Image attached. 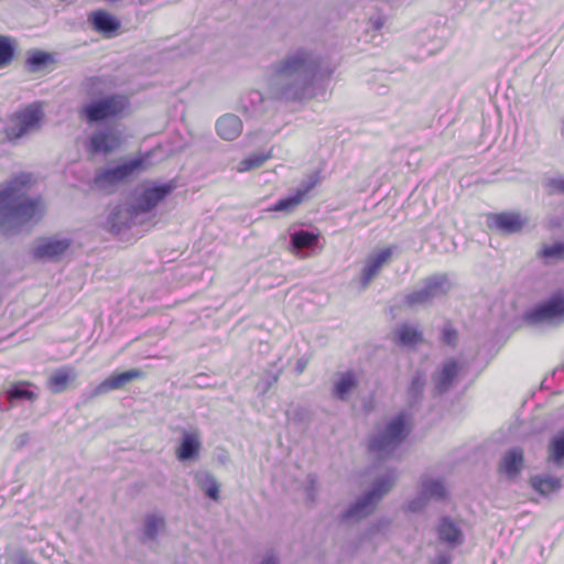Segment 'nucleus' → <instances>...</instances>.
<instances>
[{"mask_svg":"<svg viewBox=\"0 0 564 564\" xmlns=\"http://www.w3.org/2000/svg\"><path fill=\"white\" fill-rule=\"evenodd\" d=\"M29 434L28 433H23L21 435H19V437L17 438V446L18 447H22L23 445H25L28 442H29Z\"/></svg>","mask_w":564,"mask_h":564,"instance_id":"8fccbe9b","label":"nucleus"},{"mask_svg":"<svg viewBox=\"0 0 564 564\" xmlns=\"http://www.w3.org/2000/svg\"><path fill=\"white\" fill-rule=\"evenodd\" d=\"M270 158V154L269 153H263V152H259V153H253L251 154L250 156L243 159L238 167H237V171L242 173V172H248V171H251V170H254V169H258L268 159Z\"/></svg>","mask_w":564,"mask_h":564,"instance_id":"4c0bfd02","label":"nucleus"},{"mask_svg":"<svg viewBox=\"0 0 564 564\" xmlns=\"http://www.w3.org/2000/svg\"><path fill=\"white\" fill-rule=\"evenodd\" d=\"M139 216L140 214L132 203L118 205L109 214L106 226L110 232L120 235L134 225Z\"/></svg>","mask_w":564,"mask_h":564,"instance_id":"2eb2a0df","label":"nucleus"},{"mask_svg":"<svg viewBox=\"0 0 564 564\" xmlns=\"http://www.w3.org/2000/svg\"><path fill=\"white\" fill-rule=\"evenodd\" d=\"M425 376L421 371H416L411 379L410 386L408 388V397L411 404L417 403L421 401L423 397V391L425 387Z\"/></svg>","mask_w":564,"mask_h":564,"instance_id":"f704fd0d","label":"nucleus"},{"mask_svg":"<svg viewBox=\"0 0 564 564\" xmlns=\"http://www.w3.org/2000/svg\"><path fill=\"white\" fill-rule=\"evenodd\" d=\"M395 479L397 474L392 469L378 477L369 490L339 513V522L356 523L371 516L382 498L392 489Z\"/></svg>","mask_w":564,"mask_h":564,"instance_id":"7ed1b4c3","label":"nucleus"},{"mask_svg":"<svg viewBox=\"0 0 564 564\" xmlns=\"http://www.w3.org/2000/svg\"><path fill=\"white\" fill-rule=\"evenodd\" d=\"M202 448L199 437L194 432L184 431L180 438L176 457L180 462L195 460Z\"/></svg>","mask_w":564,"mask_h":564,"instance_id":"5701e85b","label":"nucleus"},{"mask_svg":"<svg viewBox=\"0 0 564 564\" xmlns=\"http://www.w3.org/2000/svg\"><path fill=\"white\" fill-rule=\"evenodd\" d=\"M31 183V175L21 173L0 185V230L15 235L41 219L40 200L22 199Z\"/></svg>","mask_w":564,"mask_h":564,"instance_id":"f03ea898","label":"nucleus"},{"mask_svg":"<svg viewBox=\"0 0 564 564\" xmlns=\"http://www.w3.org/2000/svg\"><path fill=\"white\" fill-rule=\"evenodd\" d=\"M435 564H451L449 557L442 555L438 556Z\"/></svg>","mask_w":564,"mask_h":564,"instance_id":"603ef678","label":"nucleus"},{"mask_svg":"<svg viewBox=\"0 0 564 564\" xmlns=\"http://www.w3.org/2000/svg\"><path fill=\"white\" fill-rule=\"evenodd\" d=\"M43 119V111L37 104H31L11 115L6 127L9 140H17L37 129Z\"/></svg>","mask_w":564,"mask_h":564,"instance_id":"1a4fd4ad","label":"nucleus"},{"mask_svg":"<svg viewBox=\"0 0 564 564\" xmlns=\"http://www.w3.org/2000/svg\"><path fill=\"white\" fill-rule=\"evenodd\" d=\"M358 386V377L354 370L341 372L334 381L332 393L333 397L339 401H347L349 394Z\"/></svg>","mask_w":564,"mask_h":564,"instance_id":"a878e982","label":"nucleus"},{"mask_svg":"<svg viewBox=\"0 0 564 564\" xmlns=\"http://www.w3.org/2000/svg\"><path fill=\"white\" fill-rule=\"evenodd\" d=\"M436 532L438 540L451 547H456L464 541L462 529L449 517H443L440 519Z\"/></svg>","mask_w":564,"mask_h":564,"instance_id":"412c9836","label":"nucleus"},{"mask_svg":"<svg viewBox=\"0 0 564 564\" xmlns=\"http://www.w3.org/2000/svg\"><path fill=\"white\" fill-rule=\"evenodd\" d=\"M464 372V364L456 358L444 360L431 376L434 397L448 393L459 381Z\"/></svg>","mask_w":564,"mask_h":564,"instance_id":"9d476101","label":"nucleus"},{"mask_svg":"<svg viewBox=\"0 0 564 564\" xmlns=\"http://www.w3.org/2000/svg\"><path fill=\"white\" fill-rule=\"evenodd\" d=\"M409 435L406 415L400 413L392 417L382 431L372 435L368 443V451L378 458L391 456Z\"/></svg>","mask_w":564,"mask_h":564,"instance_id":"20e7f679","label":"nucleus"},{"mask_svg":"<svg viewBox=\"0 0 564 564\" xmlns=\"http://www.w3.org/2000/svg\"><path fill=\"white\" fill-rule=\"evenodd\" d=\"M280 372H270L260 379L257 389L259 394H265L279 380Z\"/></svg>","mask_w":564,"mask_h":564,"instance_id":"79ce46f5","label":"nucleus"},{"mask_svg":"<svg viewBox=\"0 0 564 564\" xmlns=\"http://www.w3.org/2000/svg\"><path fill=\"white\" fill-rule=\"evenodd\" d=\"M197 487L209 499L217 501L219 499V484L214 475L207 470H199L194 476Z\"/></svg>","mask_w":564,"mask_h":564,"instance_id":"c756f323","label":"nucleus"},{"mask_svg":"<svg viewBox=\"0 0 564 564\" xmlns=\"http://www.w3.org/2000/svg\"><path fill=\"white\" fill-rule=\"evenodd\" d=\"M387 91H388V88L386 86H383V87H381L380 89L377 90V93L380 94V95H384Z\"/></svg>","mask_w":564,"mask_h":564,"instance_id":"864d4df0","label":"nucleus"},{"mask_svg":"<svg viewBox=\"0 0 564 564\" xmlns=\"http://www.w3.org/2000/svg\"><path fill=\"white\" fill-rule=\"evenodd\" d=\"M523 321L531 326L557 325L564 322V293L554 294L529 308L523 314Z\"/></svg>","mask_w":564,"mask_h":564,"instance_id":"0eeeda50","label":"nucleus"},{"mask_svg":"<svg viewBox=\"0 0 564 564\" xmlns=\"http://www.w3.org/2000/svg\"><path fill=\"white\" fill-rule=\"evenodd\" d=\"M260 564H280V560L273 552H270L263 557Z\"/></svg>","mask_w":564,"mask_h":564,"instance_id":"09e8293b","label":"nucleus"},{"mask_svg":"<svg viewBox=\"0 0 564 564\" xmlns=\"http://www.w3.org/2000/svg\"><path fill=\"white\" fill-rule=\"evenodd\" d=\"M122 132L116 127L96 129L87 139L86 151L91 154H109L122 144Z\"/></svg>","mask_w":564,"mask_h":564,"instance_id":"f8f14e48","label":"nucleus"},{"mask_svg":"<svg viewBox=\"0 0 564 564\" xmlns=\"http://www.w3.org/2000/svg\"><path fill=\"white\" fill-rule=\"evenodd\" d=\"M72 377L74 376L70 368H59L50 376L47 387L53 393H61L66 390Z\"/></svg>","mask_w":564,"mask_h":564,"instance_id":"7c9ffc66","label":"nucleus"},{"mask_svg":"<svg viewBox=\"0 0 564 564\" xmlns=\"http://www.w3.org/2000/svg\"><path fill=\"white\" fill-rule=\"evenodd\" d=\"M451 288L452 283L446 274H433L423 281L420 289L408 293L404 303L410 307L426 305L433 300L446 295Z\"/></svg>","mask_w":564,"mask_h":564,"instance_id":"6e6552de","label":"nucleus"},{"mask_svg":"<svg viewBox=\"0 0 564 564\" xmlns=\"http://www.w3.org/2000/svg\"><path fill=\"white\" fill-rule=\"evenodd\" d=\"M166 520L163 514L149 512L142 519L140 530V542L143 545L151 546L156 543L159 535L165 530Z\"/></svg>","mask_w":564,"mask_h":564,"instance_id":"a211bd4d","label":"nucleus"},{"mask_svg":"<svg viewBox=\"0 0 564 564\" xmlns=\"http://www.w3.org/2000/svg\"><path fill=\"white\" fill-rule=\"evenodd\" d=\"M527 224L519 213H497L488 216V226L495 228L503 235H513L520 232Z\"/></svg>","mask_w":564,"mask_h":564,"instance_id":"f3484780","label":"nucleus"},{"mask_svg":"<svg viewBox=\"0 0 564 564\" xmlns=\"http://www.w3.org/2000/svg\"><path fill=\"white\" fill-rule=\"evenodd\" d=\"M129 105L124 95L110 94L87 102L79 113L88 123H98L122 117Z\"/></svg>","mask_w":564,"mask_h":564,"instance_id":"39448f33","label":"nucleus"},{"mask_svg":"<svg viewBox=\"0 0 564 564\" xmlns=\"http://www.w3.org/2000/svg\"><path fill=\"white\" fill-rule=\"evenodd\" d=\"M322 72V58L311 48L290 50L271 66L268 83L272 98L296 101L313 97L314 83Z\"/></svg>","mask_w":564,"mask_h":564,"instance_id":"f257e3e1","label":"nucleus"},{"mask_svg":"<svg viewBox=\"0 0 564 564\" xmlns=\"http://www.w3.org/2000/svg\"><path fill=\"white\" fill-rule=\"evenodd\" d=\"M321 232L299 229L290 235V250L300 258H307L315 253V250L322 249L319 246Z\"/></svg>","mask_w":564,"mask_h":564,"instance_id":"4468645a","label":"nucleus"},{"mask_svg":"<svg viewBox=\"0 0 564 564\" xmlns=\"http://www.w3.org/2000/svg\"><path fill=\"white\" fill-rule=\"evenodd\" d=\"M530 485L541 496H549L562 488V479L547 474L531 476Z\"/></svg>","mask_w":564,"mask_h":564,"instance_id":"c85d7f7f","label":"nucleus"},{"mask_svg":"<svg viewBox=\"0 0 564 564\" xmlns=\"http://www.w3.org/2000/svg\"><path fill=\"white\" fill-rule=\"evenodd\" d=\"M391 527V520L388 518H380L370 523V525L361 534V540H371L378 534H386Z\"/></svg>","mask_w":564,"mask_h":564,"instance_id":"e433bc0d","label":"nucleus"},{"mask_svg":"<svg viewBox=\"0 0 564 564\" xmlns=\"http://www.w3.org/2000/svg\"><path fill=\"white\" fill-rule=\"evenodd\" d=\"M143 377V371L139 369H131L128 371H123L120 373H115L108 378H106L102 382L97 384L90 395L98 397L101 394H106L112 390H118L124 387L127 383L131 382L132 380L139 379Z\"/></svg>","mask_w":564,"mask_h":564,"instance_id":"6ab92c4d","label":"nucleus"},{"mask_svg":"<svg viewBox=\"0 0 564 564\" xmlns=\"http://www.w3.org/2000/svg\"><path fill=\"white\" fill-rule=\"evenodd\" d=\"M317 180L311 177L307 182L302 184V187L295 194L280 198L276 203L268 208L269 212L276 213H292L299 206L308 192L316 185Z\"/></svg>","mask_w":564,"mask_h":564,"instance_id":"aec40b11","label":"nucleus"},{"mask_svg":"<svg viewBox=\"0 0 564 564\" xmlns=\"http://www.w3.org/2000/svg\"><path fill=\"white\" fill-rule=\"evenodd\" d=\"M17 43L13 39L0 35V68L8 66L15 53Z\"/></svg>","mask_w":564,"mask_h":564,"instance_id":"c9c22d12","label":"nucleus"},{"mask_svg":"<svg viewBox=\"0 0 564 564\" xmlns=\"http://www.w3.org/2000/svg\"><path fill=\"white\" fill-rule=\"evenodd\" d=\"M68 238H42L32 249V257L35 260H57L70 247Z\"/></svg>","mask_w":564,"mask_h":564,"instance_id":"dca6fc26","label":"nucleus"},{"mask_svg":"<svg viewBox=\"0 0 564 564\" xmlns=\"http://www.w3.org/2000/svg\"><path fill=\"white\" fill-rule=\"evenodd\" d=\"M422 496L429 499L443 500L446 497V488L443 481L437 479H425L422 482Z\"/></svg>","mask_w":564,"mask_h":564,"instance_id":"72a5a7b5","label":"nucleus"},{"mask_svg":"<svg viewBox=\"0 0 564 564\" xmlns=\"http://www.w3.org/2000/svg\"><path fill=\"white\" fill-rule=\"evenodd\" d=\"M177 184L174 180L166 183L152 182L145 185L139 195L133 199V205L140 215L150 213L162 200H164L175 188Z\"/></svg>","mask_w":564,"mask_h":564,"instance_id":"9b49d317","label":"nucleus"},{"mask_svg":"<svg viewBox=\"0 0 564 564\" xmlns=\"http://www.w3.org/2000/svg\"><path fill=\"white\" fill-rule=\"evenodd\" d=\"M217 134L227 141L237 139L242 132V121L234 113L223 115L216 121Z\"/></svg>","mask_w":564,"mask_h":564,"instance_id":"b1692460","label":"nucleus"},{"mask_svg":"<svg viewBox=\"0 0 564 564\" xmlns=\"http://www.w3.org/2000/svg\"><path fill=\"white\" fill-rule=\"evenodd\" d=\"M142 158H133L121 164L96 171L90 187L96 191L111 193L116 186L129 178L143 166Z\"/></svg>","mask_w":564,"mask_h":564,"instance_id":"423d86ee","label":"nucleus"},{"mask_svg":"<svg viewBox=\"0 0 564 564\" xmlns=\"http://www.w3.org/2000/svg\"><path fill=\"white\" fill-rule=\"evenodd\" d=\"M241 108L247 116L258 118L265 112L267 101L259 90H251L242 97Z\"/></svg>","mask_w":564,"mask_h":564,"instance_id":"cd10ccee","label":"nucleus"},{"mask_svg":"<svg viewBox=\"0 0 564 564\" xmlns=\"http://www.w3.org/2000/svg\"><path fill=\"white\" fill-rule=\"evenodd\" d=\"M369 22L375 31H379L386 23V18L381 14L373 15L370 18Z\"/></svg>","mask_w":564,"mask_h":564,"instance_id":"de8ad7c7","label":"nucleus"},{"mask_svg":"<svg viewBox=\"0 0 564 564\" xmlns=\"http://www.w3.org/2000/svg\"><path fill=\"white\" fill-rule=\"evenodd\" d=\"M551 458L556 465L564 459V431L552 438L550 444Z\"/></svg>","mask_w":564,"mask_h":564,"instance_id":"58836bf2","label":"nucleus"},{"mask_svg":"<svg viewBox=\"0 0 564 564\" xmlns=\"http://www.w3.org/2000/svg\"><path fill=\"white\" fill-rule=\"evenodd\" d=\"M88 21L94 29L106 35L111 36L120 28V22L111 14L104 10H97L90 13Z\"/></svg>","mask_w":564,"mask_h":564,"instance_id":"bb28decb","label":"nucleus"},{"mask_svg":"<svg viewBox=\"0 0 564 564\" xmlns=\"http://www.w3.org/2000/svg\"><path fill=\"white\" fill-rule=\"evenodd\" d=\"M393 340L399 346L413 348L423 341V333L416 325L402 323L397 326Z\"/></svg>","mask_w":564,"mask_h":564,"instance_id":"393cba45","label":"nucleus"},{"mask_svg":"<svg viewBox=\"0 0 564 564\" xmlns=\"http://www.w3.org/2000/svg\"><path fill=\"white\" fill-rule=\"evenodd\" d=\"M306 360L304 359H299L297 362H296V366H295V372L297 375L302 373L304 371V369L306 368Z\"/></svg>","mask_w":564,"mask_h":564,"instance_id":"3c124183","label":"nucleus"},{"mask_svg":"<svg viewBox=\"0 0 564 564\" xmlns=\"http://www.w3.org/2000/svg\"><path fill=\"white\" fill-rule=\"evenodd\" d=\"M107 80L102 76H91L86 78L84 86L89 96L101 95L106 87Z\"/></svg>","mask_w":564,"mask_h":564,"instance_id":"ea45409f","label":"nucleus"},{"mask_svg":"<svg viewBox=\"0 0 564 564\" xmlns=\"http://www.w3.org/2000/svg\"><path fill=\"white\" fill-rule=\"evenodd\" d=\"M394 250V246H389L370 253L366 258L360 271V286L362 289H366L380 273L382 268L391 261Z\"/></svg>","mask_w":564,"mask_h":564,"instance_id":"ddd939ff","label":"nucleus"},{"mask_svg":"<svg viewBox=\"0 0 564 564\" xmlns=\"http://www.w3.org/2000/svg\"><path fill=\"white\" fill-rule=\"evenodd\" d=\"M547 185L552 192L564 194V178H551Z\"/></svg>","mask_w":564,"mask_h":564,"instance_id":"49530a36","label":"nucleus"},{"mask_svg":"<svg viewBox=\"0 0 564 564\" xmlns=\"http://www.w3.org/2000/svg\"><path fill=\"white\" fill-rule=\"evenodd\" d=\"M55 62V57L53 54L44 52V51H30L26 57V66L28 68L35 73L44 69L48 64Z\"/></svg>","mask_w":564,"mask_h":564,"instance_id":"2f4dec72","label":"nucleus"},{"mask_svg":"<svg viewBox=\"0 0 564 564\" xmlns=\"http://www.w3.org/2000/svg\"><path fill=\"white\" fill-rule=\"evenodd\" d=\"M457 338H458L457 330L451 324H445L442 329V335H441L442 343L454 347V346H456Z\"/></svg>","mask_w":564,"mask_h":564,"instance_id":"37998d69","label":"nucleus"},{"mask_svg":"<svg viewBox=\"0 0 564 564\" xmlns=\"http://www.w3.org/2000/svg\"><path fill=\"white\" fill-rule=\"evenodd\" d=\"M524 464V455L521 447H512L507 451L498 466V471L505 474L509 479L516 478Z\"/></svg>","mask_w":564,"mask_h":564,"instance_id":"4be33fe9","label":"nucleus"},{"mask_svg":"<svg viewBox=\"0 0 564 564\" xmlns=\"http://www.w3.org/2000/svg\"><path fill=\"white\" fill-rule=\"evenodd\" d=\"M317 489V478L315 475L310 474L305 481V492L308 500H315V492Z\"/></svg>","mask_w":564,"mask_h":564,"instance_id":"c03bdc74","label":"nucleus"},{"mask_svg":"<svg viewBox=\"0 0 564 564\" xmlns=\"http://www.w3.org/2000/svg\"><path fill=\"white\" fill-rule=\"evenodd\" d=\"M30 383L20 381L13 383L7 391V399L10 403L21 400L34 401L37 399V394L30 390Z\"/></svg>","mask_w":564,"mask_h":564,"instance_id":"473e14b6","label":"nucleus"},{"mask_svg":"<svg viewBox=\"0 0 564 564\" xmlns=\"http://www.w3.org/2000/svg\"><path fill=\"white\" fill-rule=\"evenodd\" d=\"M427 499L422 496V492L420 496L409 502V509L413 512H417L422 510L426 505Z\"/></svg>","mask_w":564,"mask_h":564,"instance_id":"a18cd8bd","label":"nucleus"},{"mask_svg":"<svg viewBox=\"0 0 564 564\" xmlns=\"http://www.w3.org/2000/svg\"><path fill=\"white\" fill-rule=\"evenodd\" d=\"M541 256L545 259H561L564 257V243L555 242L551 246H545L541 250Z\"/></svg>","mask_w":564,"mask_h":564,"instance_id":"a19ab883","label":"nucleus"}]
</instances>
